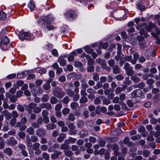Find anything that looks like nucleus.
Returning a JSON list of instances; mask_svg holds the SVG:
<instances>
[{
	"label": "nucleus",
	"instance_id": "obj_1",
	"mask_svg": "<svg viewBox=\"0 0 160 160\" xmlns=\"http://www.w3.org/2000/svg\"><path fill=\"white\" fill-rule=\"evenodd\" d=\"M19 39L22 41L24 39L32 40L34 38V36L31 33L27 32H20L19 35Z\"/></svg>",
	"mask_w": 160,
	"mask_h": 160
},
{
	"label": "nucleus",
	"instance_id": "obj_2",
	"mask_svg": "<svg viewBox=\"0 0 160 160\" xmlns=\"http://www.w3.org/2000/svg\"><path fill=\"white\" fill-rule=\"evenodd\" d=\"M0 42V47L4 50H6L8 49L7 45L9 42V40L8 38L6 36H4L1 38Z\"/></svg>",
	"mask_w": 160,
	"mask_h": 160
},
{
	"label": "nucleus",
	"instance_id": "obj_3",
	"mask_svg": "<svg viewBox=\"0 0 160 160\" xmlns=\"http://www.w3.org/2000/svg\"><path fill=\"white\" fill-rule=\"evenodd\" d=\"M126 73L128 76L132 75L134 73L133 67L128 62H126L124 67Z\"/></svg>",
	"mask_w": 160,
	"mask_h": 160
},
{
	"label": "nucleus",
	"instance_id": "obj_4",
	"mask_svg": "<svg viewBox=\"0 0 160 160\" xmlns=\"http://www.w3.org/2000/svg\"><path fill=\"white\" fill-rule=\"evenodd\" d=\"M42 29L46 32H47L49 31L53 30L54 27L51 23L48 22H44L42 24Z\"/></svg>",
	"mask_w": 160,
	"mask_h": 160
},
{
	"label": "nucleus",
	"instance_id": "obj_5",
	"mask_svg": "<svg viewBox=\"0 0 160 160\" xmlns=\"http://www.w3.org/2000/svg\"><path fill=\"white\" fill-rule=\"evenodd\" d=\"M64 15L66 18H71L72 19L75 18L76 17V14L75 11L69 10L67 11L65 13Z\"/></svg>",
	"mask_w": 160,
	"mask_h": 160
},
{
	"label": "nucleus",
	"instance_id": "obj_6",
	"mask_svg": "<svg viewBox=\"0 0 160 160\" xmlns=\"http://www.w3.org/2000/svg\"><path fill=\"white\" fill-rule=\"evenodd\" d=\"M53 94L54 96L59 99H62L64 96L65 94L62 91H59L57 90H54Z\"/></svg>",
	"mask_w": 160,
	"mask_h": 160
},
{
	"label": "nucleus",
	"instance_id": "obj_7",
	"mask_svg": "<svg viewBox=\"0 0 160 160\" xmlns=\"http://www.w3.org/2000/svg\"><path fill=\"white\" fill-rule=\"evenodd\" d=\"M96 62L100 64L102 68L103 69H106L107 66L106 64V61L104 59L98 58L96 60Z\"/></svg>",
	"mask_w": 160,
	"mask_h": 160
},
{
	"label": "nucleus",
	"instance_id": "obj_8",
	"mask_svg": "<svg viewBox=\"0 0 160 160\" xmlns=\"http://www.w3.org/2000/svg\"><path fill=\"white\" fill-rule=\"evenodd\" d=\"M46 131L42 128H39L36 130V135L39 137H43L46 134Z\"/></svg>",
	"mask_w": 160,
	"mask_h": 160
},
{
	"label": "nucleus",
	"instance_id": "obj_9",
	"mask_svg": "<svg viewBox=\"0 0 160 160\" xmlns=\"http://www.w3.org/2000/svg\"><path fill=\"white\" fill-rule=\"evenodd\" d=\"M17 143V141L13 137H10L9 139L7 140V144L9 146H13Z\"/></svg>",
	"mask_w": 160,
	"mask_h": 160
},
{
	"label": "nucleus",
	"instance_id": "obj_10",
	"mask_svg": "<svg viewBox=\"0 0 160 160\" xmlns=\"http://www.w3.org/2000/svg\"><path fill=\"white\" fill-rule=\"evenodd\" d=\"M131 94L133 98L140 97L142 96V91L140 89H137L132 92Z\"/></svg>",
	"mask_w": 160,
	"mask_h": 160
},
{
	"label": "nucleus",
	"instance_id": "obj_11",
	"mask_svg": "<svg viewBox=\"0 0 160 160\" xmlns=\"http://www.w3.org/2000/svg\"><path fill=\"white\" fill-rule=\"evenodd\" d=\"M1 114L3 116L5 117L7 120L10 119L12 117V114L7 110H5L1 112Z\"/></svg>",
	"mask_w": 160,
	"mask_h": 160
},
{
	"label": "nucleus",
	"instance_id": "obj_12",
	"mask_svg": "<svg viewBox=\"0 0 160 160\" xmlns=\"http://www.w3.org/2000/svg\"><path fill=\"white\" fill-rule=\"evenodd\" d=\"M54 19V18L52 15H49L46 17H42L41 18V20L44 22H48L51 23V22Z\"/></svg>",
	"mask_w": 160,
	"mask_h": 160
},
{
	"label": "nucleus",
	"instance_id": "obj_13",
	"mask_svg": "<svg viewBox=\"0 0 160 160\" xmlns=\"http://www.w3.org/2000/svg\"><path fill=\"white\" fill-rule=\"evenodd\" d=\"M67 58V56H62L59 57L58 58V62L61 66H64L66 65V60L64 58Z\"/></svg>",
	"mask_w": 160,
	"mask_h": 160
},
{
	"label": "nucleus",
	"instance_id": "obj_14",
	"mask_svg": "<svg viewBox=\"0 0 160 160\" xmlns=\"http://www.w3.org/2000/svg\"><path fill=\"white\" fill-rule=\"evenodd\" d=\"M40 105L42 108H46L47 110H51L52 108L51 105L48 102L41 103Z\"/></svg>",
	"mask_w": 160,
	"mask_h": 160
},
{
	"label": "nucleus",
	"instance_id": "obj_15",
	"mask_svg": "<svg viewBox=\"0 0 160 160\" xmlns=\"http://www.w3.org/2000/svg\"><path fill=\"white\" fill-rule=\"evenodd\" d=\"M129 137H127L124 138L123 141L124 144L128 147L131 146L133 144V142H129Z\"/></svg>",
	"mask_w": 160,
	"mask_h": 160
},
{
	"label": "nucleus",
	"instance_id": "obj_16",
	"mask_svg": "<svg viewBox=\"0 0 160 160\" xmlns=\"http://www.w3.org/2000/svg\"><path fill=\"white\" fill-rule=\"evenodd\" d=\"M66 134L64 133H61L59 134V136L57 138V140L58 142H62L66 138Z\"/></svg>",
	"mask_w": 160,
	"mask_h": 160
},
{
	"label": "nucleus",
	"instance_id": "obj_17",
	"mask_svg": "<svg viewBox=\"0 0 160 160\" xmlns=\"http://www.w3.org/2000/svg\"><path fill=\"white\" fill-rule=\"evenodd\" d=\"M79 134L81 138H83L84 137L88 136V132L86 130H82L79 132Z\"/></svg>",
	"mask_w": 160,
	"mask_h": 160
},
{
	"label": "nucleus",
	"instance_id": "obj_18",
	"mask_svg": "<svg viewBox=\"0 0 160 160\" xmlns=\"http://www.w3.org/2000/svg\"><path fill=\"white\" fill-rule=\"evenodd\" d=\"M54 153L51 155V158L52 159H55L61 154V152L57 150H55L54 151Z\"/></svg>",
	"mask_w": 160,
	"mask_h": 160
},
{
	"label": "nucleus",
	"instance_id": "obj_19",
	"mask_svg": "<svg viewBox=\"0 0 160 160\" xmlns=\"http://www.w3.org/2000/svg\"><path fill=\"white\" fill-rule=\"evenodd\" d=\"M77 55L76 52L75 51L72 52L71 53L69 54L68 59L69 61H72L74 59V57Z\"/></svg>",
	"mask_w": 160,
	"mask_h": 160
},
{
	"label": "nucleus",
	"instance_id": "obj_20",
	"mask_svg": "<svg viewBox=\"0 0 160 160\" xmlns=\"http://www.w3.org/2000/svg\"><path fill=\"white\" fill-rule=\"evenodd\" d=\"M28 6L31 11L34 10L36 7L34 2L32 0L29 1Z\"/></svg>",
	"mask_w": 160,
	"mask_h": 160
},
{
	"label": "nucleus",
	"instance_id": "obj_21",
	"mask_svg": "<svg viewBox=\"0 0 160 160\" xmlns=\"http://www.w3.org/2000/svg\"><path fill=\"white\" fill-rule=\"evenodd\" d=\"M86 126L87 128L91 130H93L94 127L93 126V122L91 121H87L86 122Z\"/></svg>",
	"mask_w": 160,
	"mask_h": 160
},
{
	"label": "nucleus",
	"instance_id": "obj_22",
	"mask_svg": "<svg viewBox=\"0 0 160 160\" xmlns=\"http://www.w3.org/2000/svg\"><path fill=\"white\" fill-rule=\"evenodd\" d=\"M113 72L115 74H118L120 72L121 69L118 65H116L112 68Z\"/></svg>",
	"mask_w": 160,
	"mask_h": 160
},
{
	"label": "nucleus",
	"instance_id": "obj_23",
	"mask_svg": "<svg viewBox=\"0 0 160 160\" xmlns=\"http://www.w3.org/2000/svg\"><path fill=\"white\" fill-rule=\"evenodd\" d=\"M45 126L48 129L53 130L56 127V125L53 123H50L46 125Z\"/></svg>",
	"mask_w": 160,
	"mask_h": 160
},
{
	"label": "nucleus",
	"instance_id": "obj_24",
	"mask_svg": "<svg viewBox=\"0 0 160 160\" xmlns=\"http://www.w3.org/2000/svg\"><path fill=\"white\" fill-rule=\"evenodd\" d=\"M3 152L9 156L12 154V151L9 148H5L3 151Z\"/></svg>",
	"mask_w": 160,
	"mask_h": 160
},
{
	"label": "nucleus",
	"instance_id": "obj_25",
	"mask_svg": "<svg viewBox=\"0 0 160 160\" xmlns=\"http://www.w3.org/2000/svg\"><path fill=\"white\" fill-rule=\"evenodd\" d=\"M151 35L156 39V42L160 44V39L159 38L158 35L156 34L154 32H151Z\"/></svg>",
	"mask_w": 160,
	"mask_h": 160
},
{
	"label": "nucleus",
	"instance_id": "obj_26",
	"mask_svg": "<svg viewBox=\"0 0 160 160\" xmlns=\"http://www.w3.org/2000/svg\"><path fill=\"white\" fill-rule=\"evenodd\" d=\"M34 128L32 127H29L26 130V132L30 135H33L34 134Z\"/></svg>",
	"mask_w": 160,
	"mask_h": 160
},
{
	"label": "nucleus",
	"instance_id": "obj_27",
	"mask_svg": "<svg viewBox=\"0 0 160 160\" xmlns=\"http://www.w3.org/2000/svg\"><path fill=\"white\" fill-rule=\"evenodd\" d=\"M41 100L42 102H48L49 100V95L47 94L43 95L41 98Z\"/></svg>",
	"mask_w": 160,
	"mask_h": 160
},
{
	"label": "nucleus",
	"instance_id": "obj_28",
	"mask_svg": "<svg viewBox=\"0 0 160 160\" xmlns=\"http://www.w3.org/2000/svg\"><path fill=\"white\" fill-rule=\"evenodd\" d=\"M155 25L152 23H150L146 27V29L148 32L151 31L152 29L154 28Z\"/></svg>",
	"mask_w": 160,
	"mask_h": 160
},
{
	"label": "nucleus",
	"instance_id": "obj_29",
	"mask_svg": "<svg viewBox=\"0 0 160 160\" xmlns=\"http://www.w3.org/2000/svg\"><path fill=\"white\" fill-rule=\"evenodd\" d=\"M78 107V104L76 102H72L71 103L70 107L73 109L75 110L77 109V108Z\"/></svg>",
	"mask_w": 160,
	"mask_h": 160
},
{
	"label": "nucleus",
	"instance_id": "obj_30",
	"mask_svg": "<svg viewBox=\"0 0 160 160\" xmlns=\"http://www.w3.org/2000/svg\"><path fill=\"white\" fill-rule=\"evenodd\" d=\"M98 46L101 49L103 48L104 49H106L108 47V43H103L102 42H101L99 43Z\"/></svg>",
	"mask_w": 160,
	"mask_h": 160
},
{
	"label": "nucleus",
	"instance_id": "obj_31",
	"mask_svg": "<svg viewBox=\"0 0 160 160\" xmlns=\"http://www.w3.org/2000/svg\"><path fill=\"white\" fill-rule=\"evenodd\" d=\"M131 79L135 83L138 82L140 81V78L136 75L132 76L131 77Z\"/></svg>",
	"mask_w": 160,
	"mask_h": 160
},
{
	"label": "nucleus",
	"instance_id": "obj_32",
	"mask_svg": "<svg viewBox=\"0 0 160 160\" xmlns=\"http://www.w3.org/2000/svg\"><path fill=\"white\" fill-rule=\"evenodd\" d=\"M88 102V99L85 96L82 97L79 100V103H86Z\"/></svg>",
	"mask_w": 160,
	"mask_h": 160
},
{
	"label": "nucleus",
	"instance_id": "obj_33",
	"mask_svg": "<svg viewBox=\"0 0 160 160\" xmlns=\"http://www.w3.org/2000/svg\"><path fill=\"white\" fill-rule=\"evenodd\" d=\"M49 83V82H47L46 83L43 85L42 87L45 90H48L50 89L51 86Z\"/></svg>",
	"mask_w": 160,
	"mask_h": 160
},
{
	"label": "nucleus",
	"instance_id": "obj_34",
	"mask_svg": "<svg viewBox=\"0 0 160 160\" xmlns=\"http://www.w3.org/2000/svg\"><path fill=\"white\" fill-rule=\"evenodd\" d=\"M59 147V146L58 144L57 143H55L53 144V146L52 147H49V149H48V152H51L52 151V148H53L54 149H58Z\"/></svg>",
	"mask_w": 160,
	"mask_h": 160
},
{
	"label": "nucleus",
	"instance_id": "obj_35",
	"mask_svg": "<svg viewBox=\"0 0 160 160\" xmlns=\"http://www.w3.org/2000/svg\"><path fill=\"white\" fill-rule=\"evenodd\" d=\"M58 99L55 96L52 97L50 100V102L52 104H55L58 102Z\"/></svg>",
	"mask_w": 160,
	"mask_h": 160
},
{
	"label": "nucleus",
	"instance_id": "obj_36",
	"mask_svg": "<svg viewBox=\"0 0 160 160\" xmlns=\"http://www.w3.org/2000/svg\"><path fill=\"white\" fill-rule=\"evenodd\" d=\"M17 109L21 112H23L25 111L24 108L21 104H18L17 106Z\"/></svg>",
	"mask_w": 160,
	"mask_h": 160
},
{
	"label": "nucleus",
	"instance_id": "obj_37",
	"mask_svg": "<svg viewBox=\"0 0 160 160\" xmlns=\"http://www.w3.org/2000/svg\"><path fill=\"white\" fill-rule=\"evenodd\" d=\"M6 17V14L3 11H0V21L4 20Z\"/></svg>",
	"mask_w": 160,
	"mask_h": 160
},
{
	"label": "nucleus",
	"instance_id": "obj_38",
	"mask_svg": "<svg viewBox=\"0 0 160 160\" xmlns=\"http://www.w3.org/2000/svg\"><path fill=\"white\" fill-rule=\"evenodd\" d=\"M16 122L17 119L14 118H12L10 121L9 124L11 126L13 127L16 124Z\"/></svg>",
	"mask_w": 160,
	"mask_h": 160
},
{
	"label": "nucleus",
	"instance_id": "obj_39",
	"mask_svg": "<svg viewBox=\"0 0 160 160\" xmlns=\"http://www.w3.org/2000/svg\"><path fill=\"white\" fill-rule=\"evenodd\" d=\"M84 49L86 52L88 53L91 54L93 52V50L88 47H85L84 48Z\"/></svg>",
	"mask_w": 160,
	"mask_h": 160
},
{
	"label": "nucleus",
	"instance_id": "obj_40",
	"mask_svg": "<svg viewBox=\"0 0 160 160\" xmlns=\"http://www.w3.org/2000/svg\"><path fill=\"white\" fill-rule=\"evenodd\" d=\"M37 104L34 103H31L29 104L28 106V108L33 109L37 106Z\"/></svg>",
	"mask_w": 160,
	"mask_h": 160
},
{
	"label": "nucleus",
	"instance_id": "obj_41",
	"mask_svg": "<svg viewBox=\"0 0 160 160\" xmlns=\"http://www.w3.org/2000/svg\"><path fill=\"white\" fill-rule=\"evenodd\" d=\"M137 6L138 8L141 11H143L145 10V7L143 5L140 4L139 3L137 4Z\"/></svg>",
	"mask_w": 160,
	"mask_h": 160
},
{
	"label": "nucleus",
	"instance_id": "obj_42",
	"mask_svg": "<svg viewBox=\"0 0 160 160\" xmlns=\"http://www.w3.org/2000/svg\"><path fill=\"white\" fill-rule=\"evenodd\" d=\"M31 140L33 142H36L38 140V138L37 136L32 135L31 137Z\"/></svg>",
	"mask_w": 160,
	"mask_h": 160
},
{
	"label": "nucleus",
	"instance_id": "obj_43",
	"mask_svg": "<svg viewBox=\"0 0 160 160\" xmlns=\"http://www.w3.org/2000/svg\"><path fill=\"white\" fill-rule=\"evenodd\" d=\"M17 99V97L16 95H14L10 97V101L12 102H15L16 101Z\"/></svg>",
	"mask_w": 160,
	"mask_h": 160
},
{
	"label": "nucleus",
	"instance_id": "obj_44",
	"mask_svg": "<svg viewBox=\"0 0 160 160\" xmlns=\"http://www.w3.org/2000/svg\"><path fill=\"white\" fill-rule=\"evenodd\" d=\"M84 125V122L82 120L78 121L77 125L79 128H82Z\"/></svg>",
	"mask_w": 160,
	"mask_h": 160
},
{
	"label": "nucleus",
	"instance_id": "obj_45",
	"mask_svg": "<svg viewBox=\"0 0 160 160\" xmlns=\"http://www.w3.org/2000/svg\"><path fill=\"white\" fill-rule=\"evenodd\" d=\"M12 118H14L16 119L18 116V112L15 110L12 111Z\"/></svg>",
	"mask_w": 160,
	"mask_h": 160
},
{
	"label": "nucleus",
	"instance_id": "obj_46",
	"mask_svg": "<svg viewBox=\"0 0 160 160\" xmlns=\"http://www.w3.org/2000/svg\"><path fill=\"white\" fill-rule=\"evenodd\" d=\"M150 152L147 150H144L142 151V155L145 157H148Z\"/></svg>",
	"mask_w": 160,
	"mask_h": 160
},
{
	"label": "nucleus",
	"instance_id": "obj_47",
	"mask_svg": "<svg viewBox=\"0 0 160 160\" xmlns=\"http://www.w3.org/2000/svg\"><path fill=\"white\" fill-rule=\"evenodd\" d=\"M94 68L93 65H89L87 67V71L88 72H93L94 71Z\"/></svg>",
	"mask_w": 160,
	"mask_h": 160
},
{
	"label": "nucleus",
	"instance_id": "obj_48",
	"mask_svg": "<svg viewBox=\"0 0 160 160\" xmlns=\"http://www.w3.org/2000/svg\"><path fill=\"white\" fill-rule=\"evenodd\" d=\"M65 104H68L69 102V98L68 96H66L63 98L62 101Z\"/></svg>",
	"mask_w": 160,
	"mask_h": 160
},
{
	"label": "nucleus",
	"instance_id": "obj_49",
	"mask_svg": "<svg viewBox=\"0 0 160 160\" xmlns=\"http://www.w3.org/2000/svg\"><path fill=\"white\" fill-rule=\"evenodd\" d=\"M66 156L70 157L73 154V152L70 150H65L64 152Z\"/></svg>",
	"mask_w": 160,
	"mask_h": 160
},
{
	"label": "nucleus",
	"instance_id": "obj_50",
	"mask_svg": "<svg viewBox=\"0 0 160 160\" xmlns=\"http://www.w3.org/2000/svg\"><path fill=\"white\" fill-rule=\"evenodd\" d=\"M42 110V108L40 107H36L34 109L33 112L36 113H40Z\"/></svg>",
	"mask_w": 160,
	"mask_h": 160
},
{
	"label": "nucleus",
	"instance_id": "obj_51",
	"mask_svg": "<svg viewBox=\"0 0 160 160\" xmlns=\"http://www.w3.org/2000/svg\"><path fill=\"white\" fill-rule=\"evenodd\" d=\"M124 77L121 74L117 75L115 77V78L118 81H121L124 79Z\"/></svg>",
	"mask_w": 160,
	"mask_h": 160
},
{
	"label": "nucleus",
	"instance_id": "obj_52",
	"mask_svg": "<svg viewBox=\"0 0 160 160\" xmlns=\"http://www.w3.org/2000/svg\"><path fill=\"white\" fill-rule=\"evenodd\" d=\"M40 145L38 143H35L33 145V149L34 150L39 149Z\"/></svg>",
	"mask_w": 160,
	"mask_h": 160
},
{
	"label": "nucleus",
	"instance_id": "obj_53",
	"mask_svg": "<svg viewBox=\"0 0 160 160\" xmlns=\"http://www.w3.org/2000/svg\"><path fill=\"white\" fill-rule=\"evenodd\" d=\"M101 101L99 98H96L94 100V104L95 105H98L101 103Z\"/></svg>",
	"mask_w": 160,
	"mask_h": 160
},
{
	"label": "nucleus",
	"instance_id": "obj_54",
	"mask_svg": "<svg viewBox=\"0 0 160 160\" xmlns=\"http://www.w3.org/2000/svg\"><path fill=\"white\" fill-rule=\"evenodd\" d=\"M62 107V105L61 104H57L55 108V110L57 111H59Z\"/></svg>",
	"mask_w": 160,
	"mask_h": 160
},
{
	"label": "nucleus",
	"instance_id": "obj_55",
	"mask_svg": "<svg viewBox=\"0 0 160 160\" xmlns=\"http://www.w3.org/2000/svg\"><path fill=\"white\" fill-rule=\"evenodd\" d=\"M122 152L123 155H125L128 152V149L126 147H123L122 148Z\"/></svg>",
	"mask_w": 160,
	"mask_h": 160
},
{
	"label": "nucleus",
	"instance_id": "obj_56",
	"mask_svg": "<svg viewBox=\"0 0 160 160\" xmlns=\"http://www.w3.org/2000/svg\"><path fill=\"white\" fill-rule=\"evenodd\" d=\"M69 120L73 121L75 119V117L74 114L72 113H70L69 114L68 116Z\"/></svg>",
	"mask_w": 160,
	"mask_h": 160
},
{
	"label": "nucleus",
	"instance_id": "obj_57",
	"mask_svg": "<svg viewBox=\"0 0 160 160\" xmlns=\"http://www.w3.org/2000/svg\"><path fill=\"white\" fill-rule=\"evenodd\" d=\"M93 79L94 81H97L99 79L98 74L96 73H94L93 75Z\"/></svg>",
	"mask_w": 160,
	"mask_h": 160
},
{
	"label": "nucleus",
	"instance_id": "obj_58",
	"mask_svg": "<svg viewBox=\"0 0 160 160\" xmlns=\"http://www.w3.org/2000/svg\"><path fill=\"white\" fill-rule=\"evenodd\" d=\"M108 65L111 67H113L115 63V61L114 59H111L108 62Z\"/></svg>",
	"mask_w": 160,
	"mask_h": 160
},
{
	"label": "nucleus",
	"instance_id": "obj_59",
	"mask_svg": "<svg viewBox=\"0 0 160 160\" xmlns=\"http://www.w3.org/2000/svg\"><path fill=\"white\" fill-rule=\"evenodd\" d=\"M112 148L114 151L118 150L119 149V146L116 143H114L111 146Z\"/></svg>",
	"mask_w": 160,
	"mask_h": 160
},
{
	"label": "nucleus",
	"instance_id": "obj_60",
	"mask_svg": "<svg viewBox=\"0 0 160 160\" xmlns=\"http://www.w3.org/2000/svg\"><path fill=\"white\" fill-rule=\"evenodd\" d=\"M146 25V23L145 22L143 23L142 24H138L136 26V28L137 30H139L142 28L143 26H145Z\"/></svg>",
	"mask_w": 160,
	"mask_h": 160
},
{
	"label": "nucleus",
	"instance_id": "obj_61",
	"mask_svg": "<svg viewBox=\"0 0 160 160\" xmlns=\"http://www.w3.org/2000/svg\"><path fill=\"white\" fill-rule=\"evenodd\" d=\"M52 53L54 57H57L58 56V51L55 49H53L52 50Z\"/></svg>",
	"mask_w": 160,
	"mask_h": 160
},
{
	"label": "nucleus",
	"instance_id": "obj_62",
	"mask_svg": "<svg viewBox=\"0 0 160 160\" xmlns=\"http://www.w3.org/2000/svg\"><path fill=\"white\" fill-rule=\"evenodd\" d=\"M18 147L22 150H25L26 148L24 144L20 143H18Z\"/></svg>",
	"mask_w": 160,
	"mask_h": 160
},
{
	"label": "nucleus",
	"instance_id": "obj_63",
	"mask_svg": "<svg viewBox=\"0 0 160 160\" xmlns=\"http://www.w3.org/2000/svg\"><path fill=\"white\" fill-rule=\"evenodd\" d=\"M31 126L33 128H39L40 127V125L37 122H34L31 124Z\"/></svg>",
	"mask_w": 160,
	"mask_h": 160
},
{
	"label": "nucleus",
	"instance_id": "obj_64",
	"mask_svg": "<svg viewBox=\"0 0 160 160\" xmlns=\"http://www.w3.org/2000/svg\"><path fill=\"white\" fill-rule=\"evenodd\" d=\"M43 158L45 159H49L50 158L49 155L45 152H44L42 155Z\"/></svg>",
	"mask_w": 160,
	"mask_h": 160
}]
</instances>
